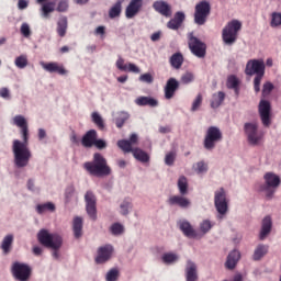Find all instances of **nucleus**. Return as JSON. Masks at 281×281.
<instances>
[{
    "instance_id": "f257e3e1",
    "label": "nucleus",
    "mask_w": 281,
    "mask_h": 281,
    "mask_svg": "<svg viewBox=\"0 0 281 281\" xmlns=\"http://www.w3.org/2000/svg\"><path fill=\"white\" fill-rule=\"evenodd\" d=\"M13 124L21 128L22 139L13 140V155H14V162L18 168H25L27 164H30V159H32V151L29 147L30 142V128L27 127V121L23 115H15L13 117Z\"/></svg>"
},
{
    "instance_id": "f03ea898",
    "label": "nucleus",
    "mask_w": 281,
    "mask_h": 281,
    "mask_svg": "<svg viewBox=\"0 0 281 281\" xmlns=\"http://www.w3.org/2000/svg\"><path fill=\"white\" fill-rule=\"evenodd\" d=\"M83 169L90 177H109L112 170L106 161V158L100 154L94 153L91 161H86L83 164Z\"/></svg>"
},
{
    "instance_id": "7ed1b4c3",
    "label": "nucleus",
    "mask_w": 281,
    "mask_h": 281,
    "mask_svg": "<svg viewBox=\"0 0 281 281\" xmlns=\"http://www.w3.org/2000/svg\"><path fill=\"white\" fill-rule=\"evenodd\" d=\"M265 60L263 59H249L246 64V76H255L254 89L256 93H260V83L265 78Z\"/></svg>"
},
{
    "instance_id": "20e7f679",
    "label": "nucleus",
    "mask_w": 281,
    "mask_h": 281,
    "mask_svg": "<svg viewBox=\"0 0 281 281\" xmlns=\"http://www.w3.org/2000/svg\"><path fill=\"white\" fill-rule=\"evenodd\" d=\"M265 184H261L259 188V192H265V196L268 201H271L273 199V195L278 191V188L281 186V179L280 176L273 173V172H267L263 176Z\"/></svg>"
},
{
    "instance_id": "39448f33",
    "label": "nucleus",
    "mask_w": 281,
    "mask_h": 281,
    "mask_svg": "<svg viewBox=\"0 0 281 281\" xmlns=\"http://www.w3.org/2000/svg\"><path fill=\"white\" fill-rule=\"evenodd\" d=\"M37 240L43 247L48 249H60L63 247V237L56 233H49V231L42 228L37 233Z\"/></svg>"
},
{
    "instance_id": "423d86ee",
    "label": "nucleus",
    "mask_w": 281,
    "mask_h": 281,
    "mask_svg": "<svg viewBox=\"0 0 281 281\" xmlns=\"http://www.w3.org/2000/svg\"><path fill=\"white\" fill-rule=\"evenodd\" d=\"M243 30V23L238 20L228 22L222 31V40L225 45H234L238 41V32Z\"/></svg>"
},
{
    "instance_id": "0eeeda50",
    "label": "nucleus",
    "mask_w": 281,
    "mask_h": 281,
    "mask_svg": "<svg viewBox=\"0 0 281 281\" xmlns=\"http://www.w3.org/2000/svg\"><path fill=\"white\" fill-rule=\"evenodd\" d=\"M212 13V4L209 1H200L195 4L194 23L196 25H205L207 16Z\"/></svg>"
},
{
    "instance_id": "6e6552de",
    "label": "nucleus",
    "mask_w": 281,
    "mask_h": 281,
    "mask_svg": "<svg viewBox=\"0 0 281 281\" xmlns=\"http://www.w3.org/2000/svg\"><path fill=\"white\" fill-rule=\"evenodd\" d=\"M188 40V45L191 54H193V56H196V58H205V54H207V45L199 40V37L194 36V33H189Z\"/></svg>"
},
{
    "instance_id": "1a4fd4ad",
    "label": "nucleus",
    "mask_w": 281,
    "mask_h": 281,
    "mask_svg": "<svg viewBox=\"0 0 281 281\" xmlns=\"http://www.w3.org/2000/svg\"><path fill=\"white\" fill-rule=\"evenodd\" d=\"M218 142H223V132L216 126H210L204 137V148L206 150H214Z\"/></svg>"
},
{
    "instance_id": "9d476101",
    "label": "nucleus",
    "mask_w": 281,
    "mask_h": 281,
    "mask_svg": "<svg viewBox=\"0 0 281 281\" xmlns=\"http://www.w3.org/2000/svg\"><path fill=\"white\" fill-rule=\"evenodd\" d=\"M12 276L18 281H29L32 278V268L27 263L13 262L11 267Z\"/></svg>"
},
{
    "instance_id": "9b49d317",
    "label": "nucleus",
    "mask_w": 281,
    "mask_h": 281,
    "mask_svg": "<svg viewBox=\"0 0 281 281\" xmlns=\"http://www.w3.org/2000/svg\"><path fill=\"white\" fill-rule=\"evenodd\" d=\"M244 131L251 146H258L265 137L262 132H258V123H245Z\"/></svg>"
},
{
    "instance_id": "f8f14e48",
    "label": "nucleus",
    "mask_w": 281,
    "mask_h": 281,
    "mask_svg": "<svg viewBox=\"0 0 281 281\" xmlns=\"http://www.w3.org/2000/svg\"><path fill=\"white\" fill-rule=\"evenodd\" d=\"M228 203L229 201L227 200L225 189L221 188L220 190L215 191L214 205L215 210L221 216H225V214H227V211L229 210Z\"/></svg>"
},
{
    "instance_id": "ddd939ff",
    "label": "nucleus",
    "mask_w": 281,
    "mask_h": 281,
    "mask_svg": "<svg viewBox=\"0 0 281 281\" xmlns=\"http://www.w3.org/2000/svg\"><path fill=\"white\" fill-rule=\"evenodd\" d=\"M86 211L91 221H98V200L95 194L91 191H87L85 194Z\"/></svg>"
},
{
    "instance_id": "4468645a",
    "label": "nucleus",
    "mask_w": 281,
    "mask_h": 281,
    "mask_svg": "<svg viewBox=\"0 0 281 281\" xmlns=\"http://www.w3.org/2000/svg\"><path fill=\"white\" fill-rule=\"evenodd\" d=\"M259 116L261 124L269 128L271 126V103L267 100H261L259 103Z\"/></svg>"
},
{
    "instance_id": "2eb2a0df",
    "label": "nucleus",
    "mask_w": 281,
    "mask_h": 281,
    "mask_svg": "<svg viewBox=\"0 0 281 281\" xmlns=\"http://www.w3.org/2000/svg\"><path fill=\"white\" fill-rule=\"evenodd\" d=\"M113 256V246L104 245L98 248L97 257L94 259L97 265H104V262H109Z\"/></svg>"
},
{
    "instance_id": "dca6fc26",
    "label": "nucleus",
    "mask_w": 281,
    "mask_h": 281,
    "mask_svg": "<svg viewBox=\"0 0 281 281\" xmlns=\"http://www.w3.org/2000/svg\"><path fill=\"white\" fill-rule=\"evenodd\" d=\"M153 9L155 12H158V14H161V16H165L166 19H170V16H172V7L164 0L155 1L153 3Z\"/></svg>"
},
{
    "instance_id": "f3484780",
    "label": "nucleus",
    "mask_w": 281,
    "mask_h": 281,
    "mask_svg": "<svg viewBox=\"0 0 281 281\" xmlns=\"http://www.w3.org/2000/svg\"><path fill=\"white\" fill-rule=\"evenodd\" d=\"M144 8V0H131L128 5L125 9V16L126 19H133L139 14Z\"/></svg>"
},
{
    "instance_id": "a211bd4d",
    "label": "nucleus",
    "mask_w": 281,
    "mask_h": 281,
    "mask_svg": "<svg viewBox=\"0 0 281 281\" xmlns=\"http://www.w3.org/2000/svg\"><path fill=\"white\" fill-rule=\"evenodd\" d=\"M139 142V138L137 137V134H132L130 136V139H121L117 140V146L123 153H131L132 150H135L133 146L137 145Z\"/></svg>"
},
{
    "instance_id": "6ab92c4d",
    "label": "nucleus",
    "mask_w": 281,
    "mask_h": 281,
    "mask_svg": "<svg viewBox=\"0 0 281 281\" xmlns=\"http://www.w3.org/2000/svg\"><path fill=\"white\" fill-rule=\"evenodd\" d=\"M164 91L166 100H172L177 91H179V82L175 78H169Z\"/></svg>"
},
{
    "instance_id": "aec40b11",
    "label": "nucleus",
    "mask_w": 281,
    "mask_h": 281,
    "mask_svg": "<svg viewBox=\"0 0 281 281\" xmlns=\"http://www.w3.org/2000/svg\"><path fill=\"white\" fill-rule=\"evenodd\" d=\"M43 69L45 71H48V74H58L59 76H67V69H65V66L63 64H58L56 61L52 63H42Z\"/></svg>"
},
{
    "instance_id": "412c9836",
    "label": "nucleus",
    "mask_w": 281,
    "mask_h": 281,
    "mask_svg": "<svg viewBox=\"0 0 281 281\" xmlns=\"http://www.w3.org/2000/svg\"><path fill=\"white\" fill-rule=\"evenodd\" d=\"M169 205H178L182 210H188L191 205L190 199L186 198L184 195H172L168 199Z\"/></svg>"
},
{
    "instance_id": "4be33fe9",
    "label": "nucleus",
    "mask_w": 281,
    "mask_h": 281,
    "mask_svg": "<svg viewBox=\"0 0 281 281\" xmlns=\"http://www.w3.org/2000/svg\"><path fill=\"white\" fill-rule=\"evenodd\" d=\"M273 227V221L271 220V216L267 215L263 217L262 223H261V231L259 234L260 240H265L267 236L271 234V229Z\"/></svg>"
},
{
    "instance_id": "5701e85b",
    "label": "nucleus",
    "mask_w": 281,
    "mask_h": 281,
    "mask_svg": "<svg viewBox=\"0 0 281 281\" xmlns=\"http://www.w3.org/2000/svg\"><path fill=\"white\" fill-rule=\"evenodd\" d=\"M98 137V132L95 130H89L81 138V144L83 148H93L95 139Z\"/></svg>"
},
{
    "instance_id": "b1692460",
    "label": "nucleus",
    "mask_w": 281,
    "mask_h": 281,
    "mask_svg": "<svg viewBox=\"0 0 281 281\" xmlns=\"http://www.w3.org/2000/svg\"><path fill=\"white\" fill-rule=\"evenodd\" d=\"M184 21H186V13L178 11V12H176L173 19H171L167 23V27L169 30H179V27H181V25L183 24Z\"/></svg>"
},
{
    "instance_id": "393cba45",
    "label": "nucleus",
    "mask_w": 281,
    "mask_h": 281,
    "mask_svg": "<svg viewBox=\"0 0 281 281\" xmlns=\"http://www.w3.org/2000/svg\"><path fill=\"white\" fill-rule=\"evenodd\" d=\"M179 227L182 231V233L184 234V236H187V238H199V234L196 233L194 227H192V224H190V222L180 221Z\"/></svg>"
},
{
    "instance_id": "a878e982",
    "label": "nucleus",
    "mask_w": 281,
    "mask_h": 281,
    "mask_svg": "<svg viewBox=\"0 0 281 281\" xmlns=\"http://www.w3.org/2000/svg\"><path fill=\"white\" fill-rule=\"evenodd\" d=\"M186 279L187 281H199V273L196 272V263L192 261L187 262Z\"/></svg>"
},
{
    "instance_id": "bb28decb",
    "label": "nucleus",
    "mask_w": 281,
    "mask_h": 281,
    "mask_svg": "<svg viewBox=\"0 0 281 281\" xmlns=\"http://www.w3.org/2000/svg\"><path fill=\"white\" fill-rule=\"evenodd\" d=\"M238 260H240V251L238 250L231 251L225 262L226 269H235L236 265H238Z\"/></svg>"
},
{
    "instance_id": "cd10ccee",
    "label": "nucleus",
    "mask_w": 281,
    "mask_h": 281,
    "mask_svg": "<svg viewBox=\"0 0 281 281\" xmlns=\"http://www.w3.org/2000/svg\"><path fill=\"white\" fill-rule=\"evenodd\" d=\"M135 104H137V106H159V101H157V99L153 98V97H138L135 100Z\"/></svg>"
},
{
    "instance_id": "c85d7f7f",
    "label": "nucleus",
    "mask_w": 281,
    "mask_h": 281,
    "mask_svg": "<svg viewBox=\"0 0 281 281\" xmlns=\"http://www.w3.org/2000/svg\"><path fill=\"white\" fill-rule=\"evenodd\" d=\"M267 254H269V246L265 244H259L254 251L252 260H255V262H258L259 260H262V258H265Z\"/></svg>"
},
{
    "instance_id": "c756f323",
    "label": "nucleus",
    "mask_w": 281,
    "mask_h": 281,
    "mask_svg": "<svg viewBox=\"0 0 281 281\" xmlns=\"http://www.w3.org/2000/svg\"><path fill=\"white\" fill-rule=\"evenodd\" d=\"M130 153H132L133 157L136 158L137 161H140V164H148V161H150V156L142 148L136 147Z\"/></svg>"
},
{
    "instance_id": "7c9ffc66",
    "label": "nucleus",
    "mask_w": 281,
    "mask_h": 281,
    "mask_svg": "<svg viewBox=\"0 0 281 281\" xmlns=\"http://www.w3.org/2000/svg\"><path fill=\"white\" fill-rule=\"evenodd\" d=\"M226 87H227V89H234L235 95H239L240 80H238V77H236L235 75L228 76L227 81H226Z\"/></svg>"
},
{
    "instance_id": "2f4dec72",
    "label": "nucleus",
    "mask_w": 281,
    "mask_h": 281,
    "mask_svg": "<svg viewBox=\"0 0 281 281\" xmlns=\"http://www.w3.org/2000/svg\"><path fill=\"white\" fill-rule=\"evenodd\" d=\"M67 27H68L67 16L59 18V20L57 21L56 32L58 36H60V38H65V36H67Z\"/></svg>"
},
{
    "instance_id": "473e14b6",
    "label": "nucleus",
    "mask_w": 281,
    "mask_h": 281,
    "mask_svg": "<svg viewBox=\"0 0 281 281\" xmlns=\"http://www.w3.org/2000/svg\"><path fill=\"white\" fill-rule=\"evenodd\" d=\"M14 243V236L13 235H7L1 244V249L4 254V256H8L12 251V244Z\"/></svg>"
},
{
    "instance_id": "72a5a7b5",
    "label": "nucleus",
    "mask_w": 281,
    "mask_h": 281,
    "mask_svg": "<svg viewBox=\"0 0 281 281\" xmlns=\"http://www.w3.org/2000/svg\"><path fill=\"white\" fill-rule=\"evenodd\" d=\"M72 232L75 238H80L82 236V217L76 216L72 222Z\"/></svg>"
},
{
    "instance_id": "f704fd0d",
    "label": "nucleus",
    "mask_w": 281,
    "mask_h": 281,
    "mask_svg": "<svg viewBox=\"0 0 281 281\" xmlns=\"http://www.w3.org/2000/svg\"><path fill=\"white\" fill-rule=\"evenodd\" d=\"M41 10H42V16L44 19H49V14H52V12L56 11V2H54V1L45 2L42 5Z\"/></svg>"
},
{
    "instance_id": "c9c22d12",
    "label": "nucleus",
    "mask_w": 281,
    "mask_h": 281,
    "mask_svg": "<svg viewBox=\"0 0 281 281\" xmlns=\"http://www.w3.org/2000/svg\"><path fill=\"white\" fill-rule=\"evenodd\" d=\"M223 102H225V92L220 91L217 93H214L211 100V108L218 109V106H221Z\"/></svg>"
},
{
    "instance_id": "e433bc0d",
    "label": "nucleus",
    "mask_w": 281,
    "mask_h": 281,
    "mask_svg": "<svg viewBox=\"0 0 281 281\" xmlns=\"http://www.w3.org/2000/svg\"><path fill=\"white\" fill-rule=\"evenodd\" d=\"M169 63L173 69H179L183 66V54L181 53H175L170 59Z\"/></svg>"
},
{
    "instance_id": "4c0bfd02",
    "label": "nucleus",
    "mask_w": 281,
    "mask_h": 281,
    "mask_svg": "<svg viewBox=\"0 0 281 281\" xmlns=\"http://www.w3.org/2000/svg\"><path fill=\"white\" fill-rule=\"evenodd\" d=\"M37 214H45V212H56V205L52 202L38 204L36 206Z\"/></svg>"
},
{
    "instance_id": "58836bf2",
    "label": "nucleus",
    "mask_w": 281,
    "mask_h": 281,
    "mask_svg": "<svg viewBox=\"0 0 281 281\" xmlns=\"http://www.w3.org/2000/svg\"><path fill=\"white\" fill-rule=\"evenodd\" d=\"M178 190L182 196H186V194H188V178H186V176H181L178 179Z\"/></svg>"
},
{
    "instance_id": "ea45409f",
    "label": "nucleus",
    "mask_w": 281,
    "mask_h": 281,
    "mask_svg": "<svg viewBox=\"0 0 281 281\" xmlns=\"http://www.w3.org/2000/svg\"><path fill=\"white\" fill-rule=\"evenodd\" d=\"M122 14V1H117L110 10L109 16L111 19H117Z\"/></svg>"
},
{
    "instance_id": "a19ab883",
    "label": "nucleus",
    "mask_w": 281,
    "mask_h": 281,
    "mask_svg": "<svg viewBox=\"0 0 281 281\" xmlns=\"http://www.w3.org/2000/svg\"><path fill=\"white\" fill-rule=\"evenodd\" d=\"M91 119L93 124L98 126L99 131H104V119H102V116L98 112H93L91 114Z\"/></svg>"
},
{
    "instance_id": "79ce46f5",
    "label": "nucleus",
    "mask_w": 281,
    "mask_h": 281,
    "mask_svg": "<svg viewBox=\"0 0 281 281\" xmlns=\"http://www.w3.org/2000/svg\"><path fill=\"white\" fill-rule=\"evenodd\" d=\"M128 117H131V115L126 112H121L119 114V116L115 119V125L117 128H122V126H124V124H126Z\"/></svg>"
},
{
    "instance_id": "37998d69",
    "label": "nucleus",
    "mask_w": 281,
    "mask_h": 281,
    "mask_svg": "<svg viewBox=\"0 0 281 281\" xmlns=\"http://www.w3.org/2000/svg\"><path fill=\"white\" fill-rule=\"evenodd\" d=\"M120 207H121V214H122L123 216H127L128 210H132V209H133V203L131 202L130 199H125V200L121 203Z\"/></svg>"
},
{
    "instance_id": "c03bdc74",
    "label": "nucleus",
    "mask_w": 281,
    "mask_h": 281,
    "mask_svg": "<svg viewBox=\"0 0 281 281\" xmlns=\"http://www.w3.org/2000/svg\"><path fill=\"white\" fill-rule=\"evenodd\" d=\"M177 260H179V256L176 254L167 252L162 255V262H165V265H172V262H177Z\"/></svg>"
},
{
    "instance_id": "a18cd8bd",
    "label": "nucleus",
    "mask_w": 281,
    "mask_h": 281,
    "mask_svg": "<svg viewBox=\"0 0 281 281\" xmlns=\"http://www.w3.org/2000/svg\"><path fill=\"white\" fill-rule=\"evenodd\" d=\"M14 63H15V67H18V69H25V67H27V56L21 55L15 58Z\"/></svg>"
},
{
    "instance_id": "49530a36",
    "label": "nucleus",
    "mask_w": 281,
    "mask_h": 281,
    "mask_svg": "<svg viewBox=\"0 0 281 281\" xmlns=\"http://www.w3.org/2000/svg\"><path fill=\"white\" fill-rule=\"evenodd\" d=\"M270 25L272 27H280V25H281V13L280 12H273L271 14Z\"/></svg>"
},
{
    "instance_id": "de8ad7c7",
    "label": "nucleus",
    "mask_w": 281,
    "mask_h": 281,
    "mask_svg": "<svg viewBox=\"0 0 281 281\" xmlns=\"http://www.w3.org/2000/svg\"><path fill=\"white\" fill-rule=\"evenodd\" d=\"M201 104H203V94L199 93L192 103V106H191L192 113H194V111H199V109L201 108Z\"/></svg>"
},
{
    "instance_id": "09e8293b",
    "label": "nucleus",
    "mask_w": 281,
    "mask_h": 281,
    "mask_svg": "<svg viewBox=\"0 0 281 281\" xmlns=\"http://www.w3.org/2000/svg\"><path fill=\"white\" fill-rule=\"evenodd\" d=\"M193 169L198 175H203V172H207V164H205V161H199L193 165Z\"/></svg>"
},
{
    "instance_id": "8fccbe9b",
    "label": "nucleus",
    "mask_w": 281,
    "mask_h": 281,
    "mask_svg": "<svg viewBox=\"0 0 281 281\" xmlns=\"http://www.w3.org/2000/svg\"><path fill=\"white\" fill-rule=\"evenodd\" d=\"M117 278H120V271L115 268L111 269L105 276L106 281H117Z\"/></svg>"
},
{
    "instance_id": "3c124183",
    "label": "nucleus",
    "mask_w": 281,
    "mask_h": 281,
    "mask_svg": "<svg viewBox=\"0 0 281 281\" xmlns=\"http://www.w3.org/2000/svg\"><path fill=\"white\" fill-rule=\"evenodd\" d=\"M274 86L273 83H271V81H267L266 83H263L262 87V97L267 98V95L271 94V91H273Z\"/></svg>"
},
{
    "instance_id": "603ef678",
    "label": "nucleus",
    "mask_w": 281,
    "mask_h": 281,
    "mask_svg": "<svg viewBox=\"0 0 281 281\" xmlns=\"http://www.w3.org/2000/svg\"><path fill=\"white\" fill-rule=\"evenodd\" d=\"M210 229H212V222H210L209 220H204L201 224H200V232L205 235L207 234V232H210Z\"/></svg>"
},
{
    "instance_id": "864d4df0",
    "label": "nucleus",
    "mask_w": 281,
    "mask_h": 281,
    "mask_svg": "<svg viewBox=\"0 0 281 281\" xmlns=\"http://www.w3.org/2000/svg\"><path fill=\"white\" fill-rule=\"evenodd\" d=\"M110 229L114 236H120L124 232V226L120 223H114Z\"/></svg>"
},
{
    "instance_id": "5fc2aeb1",
    "label": "nucleus",
    "mask_w": 281,
    "mask_h": 281,
    "mask_svg": "<svg viewBox=\"0 0 281 281\" xmlns=\"http://www.w3.org/2000/svg\"><path fill=\"white\" fill-rule=\"evenodd\" d=\"M69 10V0H60L57 4V12H67Z\"/></svg>"
},
{
    "instance_id": "6e6d98bb",
    "label": "nucleus",
    "mask_w": 281,
    "mask_h": 281,
    "mask_svg": "<svg viewBox=\"0 0 281 281\" xmlns=\"http://www.w3.org/2000/svg\"><path fill=\"white\" fill-rule=\"evenodd\" d=\"M20 32L25 38H30V36H32V30H30V24L27 23H22Z\"/></svg>"
},
{
    "instance_id": "4d7b16f0",
    "label": "nucleus",
    "mask_w": 281,
    "mask_h": 281,
    "mask_svg": "<svg viewBox=\"0 0 281 281\" xmlns=\"http://www.w3.org/2000/svg\"><path fill=\"white\" fill-rule=\"evenodd\" d=\"M140 82H146L147 85H153L155 78L150 72H146L139 76Z\"/></svg>"
},
{
    "instance_id": "13d9d810",
    "label": "nucleus",
    "mask_w": 281,
    "mask_h": 281,
    "mask_svg": "<svg viewBox=\"0 0 281 281\" xmlns=\"http://www.w3.org/2000/svg\"><path fill=\"white\" fill-rule=\"evenodd\" d=\"M175 159H177V154L175 151H171V153L166 155L165 164L167 166H173L175 165Z\"/></svg>"
},
{
    "instance_id": "bf43d9fd",
    "label": "nucleus",
    "mask_w": 281,
    "mask_h": 281,
    "mask_svg": "<svg viewBox=\"0 0 281 281\" xmlns=\"http://www.w3.org/2000/svg\"><path fill=\"white\" fill-rule=\"evenodd\" d=\"M194 80V75L192 72H184L181 76V82L182 85H190Z\"/></svg>"
},
{
    "instance_id": "052dcab7",
    "label": "nucleus",
    "mask_w": 281,
    "mask_h": 281,
    "mask_svg": "<svg viewBox=\"0 0 281 281\" xmlns=\"http://www.w3.org/2000/svg\"><path fill=\"white\" fill-rule=\"evenodd\" d=\"M116 68L120 71H128V65L124 64V58H122V56H119L116 60Z\"/></svg>"
},
{
    "instance_id": "680f3d73",
    "label": "nucleus",
    "mask_w": 281,
    "mask_h": 281,
    "mask_svg": "<svg viewBox=\"0 0 281 281\" xmlns=\"http://www.w3.org/2000/svg\"><path fill=\"white\" fill-rule=\"evenodd\" d=\"M93 146H95V148H98V150H104V148H106V140L98 139V137H97Z\"/></svg>"
},
{
    "instance_id": "e2e57ef3",
    "label": "nucleus",
    "mask_w": 281,
    "mask_h": 281,
    "mask_svg": "<svg viewBox=\"0 0 281 281\" xmlns=\"http://www.w3.org/2000/svg\"><path fill=\"white\" fill-rule=\"evenodd\" d=\"M127 71H130L131 74H139V67H137V65L130 63L127 64Z\"/></svg>"
},
{
    "instance_id": "0e129e2a",
    "label": "nucleus",
    "mask_w": 281,
    "mask_h": 281,
    "mask_svg": "<svg viewBox=\"0 0 281 281\" xmlns=\"http://www.w3.org/2000/svg\"><path fill=\"white\" fill-rule=\"evenodd\" d=\"M70 142L71 144H74L75 146H78L80 144V139H78V135L76 134V132H72L70 134Z\"/></svg>"
},
{
    "instance_id": "69168bd1",
    "label": "nucleus",
    "mask_w": 281,
    "mask_h": 281,
    "mask_svg": "<svg viewBox=\"0 0 281 281\" xmlns=\"http://www.w3.org/2000/svg\"><path fill=\"white\" fill-rule=\"evenodd\" d=\"M0 98L9 99L10 90L8 88H1L0 89Z\"/></svg>"
},
{
    "instance_id": "338daca9",
    "label": "nucleus",
    "mask_w": 281,
    "mask_h": 281,
    "mask_svg": "<svg viewBox=\"0 0 281 281\" xmlns=\"http://www.w3.org/2000/svg\"><path fill=\"white\" fill-rule=\"evenodd\" d=\"M30 5V2L27 0H19L18 8L19 10H25Z\"/></svg>"
},
{
    "instance_id": "774afa93",
    "label": "nucleus",
    "mask_w": 281,
    "mask_h": 281,
    "mask_svg": "<svg viewBox=\"0 0 281 281\" xmlns=\"http://www.w3.org/2000/svg\"><path fill=\"white\" fill-rule=\"evenodd\" d=\"M150 38L154 43H156V41H159V38H161V32H156L151 34Z\"/></svg>"
}]
</instances>
